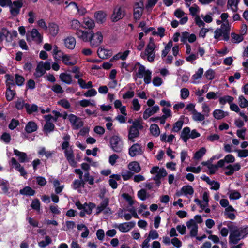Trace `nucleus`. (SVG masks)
Listing matches in <instances>:
<instances>
[{
    "instance_id": "obj_1",
    "label": "nucleus",
    "mask_w": 248,
    "mask_h": 248,
    "mask_svg": "<svg viewBox=\"0 0 248 248\" xmlns=\"http://www.w3.org/2000/svg\"><path fill=\"white\" fill-rule=\"evenodd\" d=\"M136 65L139 66L137 75L140 78H142L143 76L145 83L148 84L151 82L152 72L149 69L146 70L145 67L140 62H137Z\"/></svg>"
},
{
    "instance_id": "obj_2",
    "label": "nucleus",
    "mask_w": 248,
    "mask_h": 248,
    "mask_svg": "<svg viewBox=\"0 0 248 248\" xmlns=\"http://www.w3.org/2000/svg\"><path fill=\"white\" fill-rule=\"evenodd\" d=\"M110 145L112 150L116 153H120L123 148V141L118 135H113L110 139Z\"/></svg>"
},
{
    "instance_id": "obj_3",
    "label": "nucleus",
    "mask_w": 248,
    "mask_h": 248,
    "mask_svg": "<svg viewBox=\"0 0 248 248\" xmlns=\"http://www.w3.org/2000/svg\"><path fill=\"white\" fill-rule=\"evenodd\" d=\"M228 227L229 229H233L234 231H236V233L241 239L245 238L248 234V225L238 227L233 225H228Z\"/></svg>"
},
{
    "instance_id": "obj_4",
    "label": "nucleus",
    "mask_w": 248,
    "mask_h": 248,
    "mask_svg": "<svg viewBox=\"0 0 248 248\" xmlns=\"http://www.w3.org/2000/svg\"><path fill=\"white\" fill-rule=\"evenodd\" d=\"M102 40L103 36L101 32L98 31L96 33H92L89 41L92 47H97L102 43Z\"/></svg>"
},
{
    "instance_id": "obj_5",
    "label": "nucleus",
    "mask_w": 248,
    "mask_h": 248,
    "mask_svg": "<svg viewBox=\"0 0 248 248\" xmlns=\"http://www.w3.org/2000/svg\"><path fill=\"white\" fill-rule=\"evenodd\" d=\"M125 16V11L121 6H116L113 10L111 16V20L113 22H116L122 19Z\"/></svg>"
},
{
    "instance_id": "obj_6",
    "label": "nucleus",
    "mask_w": 248,
    "mask_h": 248,
    "mask_svg": "<svg viewBox=\"0 0 248 248\" xmlns=\"http://www.w3.org/2000/svg\"><path fill=\"white\" fill-rule=\"evenodd\" d=\"M68 119L74 126V129H78L83 126L84 123L81 119L73 114L68 115Z\"/></svg>"
},
{
    "instance_id": "obj_7",
    "label": "nucleus",
    "mask_w": 248,
    "mask_h": 248,
    "mask_svg": "<svg viewBox=\"0 0 248 248\" xmlns=\"http://www.w3.org/2000/svg\"><path fill=\"white\" fill-rule=\"evenodd\" d=\"M23 3L22 0H18L13 2V6L10 9L11 15L15 17L16 16L20 11V9L23 7Z\"/></svg>"
},
{
    "instance_id": "obj_8",
    "label": "nucleus",
    "mask_w": 248,
    "mask_h": 248,
    "mask_svg": "<svg viewBox=\"0 0 248 248\" xmlns=\"http://www.w3.org/2000/svg\"><path fill=\"white\" fill-rule=\"evenodd\" d=\"M143 153L141 145L139 143H135L129 149V155L134 157L137 155H141Z\"/></svg>"
},
{
    "instance_id": "obj_9",
    "label": "nucleus",
    "mask_w": 248,
    "mask_h": 248,
    "mask_svg": "<svg viewBox=\"0 0 248 248\" xmlns=\"http://www.w3.org/2000/svg\"><path fill=\"white\" fill-rule=\"evenodd\" d=\"M135 226V222L134 221H130L120 224L118 227V228L121 232H128L131 229L134 228Z\"/></svg>"
},
{
    "instance_id": "obj_10",
    "label": "nucleus",
    "mask_w": 248,
    "mask_h": 248,
    "mask_svg": "<svg viewBox=\"0 0 248 248\" xmlns=\"http://www.w3.org/2000/svg\"><path fill=\"white\" fill-rule=\"evenodd\" d=\"M159 110V107L157 105L154 106L152 108H148L143 112V118L145 120L148 119L151 116L156 113Z\"/></svg>"
},
{
    "instance_id": "obj_11",
    "label": "nucleus",
    "mask_w": 248,
    "mask_h": 248,
    "mask_svg": "<svg viewBox=\"0 0 248 248\" xmlns=\"http://www.w3.org/2000/svg\"><path fill=\"white\" fill-rule=\"evenodd\" d=\"M140 135V132L137 128L134 126H130L128 129V140L131 142L135 141L134 138L138 137Z\"/></svg>"
},
{
    "instance_id": "obj_12",
    "label": "nucleus",
    "mask_w": 248,
    "mask_h": 248,
    "mask_svg": "<svg viewBox=\"0 0 248 248\" xmlns=\"http://www.w3.org/2000/svg\"><path fill=\"white\" fill-rule=\"evenodd\" d=\"M231 232L229 236V243L233 244H237L239 241L241 239L236 233V231H234L233 229H230Z\"/></svg>"
},
{
    "instance_id": "obj_13",
    "label": "nucleus",
    "mask_w": 248,
    "mask_h": 248,
    "mask_svg": "<svg viewBox=\"0 0 248 248\" xmlns=\"http://www.w3.org/2000/svg\"><path fill=\"white\" fill-rule=\"evenodd\" d=\"M38 126L35 122L30 121L26 125L25 130L27 133H31L37 131Z\"/></svg>"
},
{
    "instance_id": "obj_14",
    "label": "nucleus",
    "mask_w": 248,
    "mask_h": 248,
    "mask_svg": "<svg viewBox=\"0 0 248 248\" xmlns=\"http://www.w3.org/2000/svg\"><path fill=\"white\" fill-rule=\"evenodd\" d=\"M106 14L103 11H98L94 13V18L98 23L102 24L106 20Z\"/></svg>"
},
{
    "instance_id": "obj_15",
    "label": "nucleus",
    "mask_w": 248,
    "mask_h": 248,
    "mask_svg": "<svg viewBox=\"0 0 248 248\" xmlns=\"http://www.w3.org/2000/svg\"><path fill=\"white\" fill-rule=\"evenodd\" d=\"M48 29L50 34L55 37L59 33V27L56 23L54 22H50L48 24Z\"/></svg>"
},
{
    "instance_id": "obj_16",
    "label": "nucleus",
    "mask_w": 248,
    "mask_h": 248,
    "mask_svg": "<svg viewBox=\"0 0 248 248\" xmlns=\"http://www.w3.org/2000/svg\"><path fill=\"white\" fill-rule=\"evenodd\" d=\"M64 43L66 48L69 49H73L76 45V40L73 37H67L64 39Z\"/></svg>"
},
{
    "instance_id": "obj_17",
    "label": "nucleus",
    "mask_w": 248,
    "mask_h": 248,
    "mask_svg": "<svg viewBox=\"0 0 248 248\" xmlns=\"http://www.w3.org/2000/svg\"><path fill=\"white\" fill-rule=\"evenodd\" d=\"M14 154L19 157V161L21 163H24L28 161L27 155L25 152H22L18 151L17 149H14Z\"/></svg>"
},
{
    "instance_id": "obj_18",
    "label": "nucleus",
    "mask_w": 248,
    "mask_h": 248,
    "mask_svg": "<svg viewBox=\"0 0 248 248\" xmlns=\"http://www.w3.org/2000/svg\"><path fill=\"white\" fill-rule=\"evenodd\" d=\"M42 64H43V62L40 61L37 65L35 72L34 73V76L36 78L41 77L46 73V71L42 66Z\"/></svg>"
},
{
    "instance_id": "obj_19",
    "label": "nucleus",
    "mask_w": 248,
    "mask_h": 248,
    "mask_svg": "<svg viewBox=\"0 0 248 248\" xmlns=\"http://www.w3.org/2000/svg\"><path fill=\"white\" fill-rule=\"evenodd\" d=\"M190 128L189 127H185L181 132L180 137L184 142H186L189 139Z\"/></svg>"
},
{
    "instance_id": "obj_20",
    "label": "nucleus",
    "mask_w": 248,
    "mask_h": 248,
    "mask_svg": "<svg viewBox=\"0 0 248 248\" xmlns=\"http://www.w3.org/2000/svg\"><path fill=\"white\" fill-rule=\"evenodd\" d=\"M19 193L24 196H33L35 193V191L29 186H25L23 189L19 191Z\"/></svg>"
},
{
    "instance_id": "obj_21",
    "label": "nucleus",
    "mask_w": 248,
    "mask_h": 248,
    "mask_svg": "<svg viewBox=\"0 0 248 248\" xmlns=\"http://www.w3.org/2000/svg\"><path fill=\"white\" fill-rule=\"evenodd\" d=\"M240 0H228L227 7H231L233 12H236L238 9V5Z\"/></svg>"
},
{
    "instance_id": "obj_22",
    "label": "nucleus",
    "mask_w": 248,
    "mask_h": 248,
    "mask_svg": "<svg viewBox=\"0 0 248 248\" xmlns=\"http://www.w3.org/2000/svg\"><path fill=\"white\" fill-rule=\"evenodd\" d=\"M213 114L216 119L220 120L227 116L228 113L227 112H224L222 110L217 109L214 111Z\"/></svg>"
},
{
    "instance_id": "obj_23",
    "label": "nucleus",
    "mask_w": 248,
    "mask_h": 248,
    "mask_svg": "<svg viewBox=\"0 0 248 248\" xmlns=\"http://www.w3.org/2000/svg\"><path fill=\"white\" fill-rule=\"evenodd\" d=\"M31 35L33 40L37 41L38 43H41L42 41L43 38L36 29L33 28L32 29Z\"/></svg>"
},
{
    "instance_id": "obj_24",
    "label": "nucleus",
    "mask_w": 248,
    "mask_h": 248,
    "mask_svg": "<svg viewBox=\"0 0 248 248\" xmlns=\"http://www.w3.org/2000/svg\"><path fill=\"white\" fill-rule=\"evenodd\" d=\"M60 78L63 82L67 84H70L72 83V76L67 73H62L60 75Z\"/></svg>"
},
{
    "instance_id": "obj_25",
    "label": "nucleus",
    "mask_w": 248,
    "mask_h": 248,
    "mask_svg": "<svg viewBox=\"0 0 248 248\" xmlns=\"http://www.w3.org/2000/svg\"><path fill=\"white\" fill-rule=\"evenodd\" d=\"M128 169L136 173L139 172L141 170V168L140 164L137 161H133L128 164Z\"/></svg>"
},
{
    "instance_id": "obj_26",
    "label": "nucleus",
    "mask_w": 248,
    "mask_h": 248,
    "mask_svg": "<svg viewBox=\"0 0 248 248\" xmlns=\"http://www.w3.org/2000/svg\"><path fill=\"white\" fill-rule=\"evenodd\" d=\"M5 94L6 100L8 101H11L16 94V92L15 90H11V87H8L6 88Z\"/></svg>"
},
{
    "instance_id": "obj_27",
    "label": "nucleus",
    "mask_w": 248,
    "mask_h": 248,
    "mask_svg": "<svg viewBox=\"0 0 248 248\" xmlns=\"http://www.w3.org/2000/svg\"><path fill=\"white\" fill-rule=\"evenodd\" d=\"M144 8L139 9L138 7L134 8L133 18L135 21L139 20L142 16Z\"/></svg>"
},
{
    "instance_id": "obj_28",
    "label": "nucleus",
    "mask_w": 248,
    "mask_h": 248,
    "mask_svg": "<svg viewBox=\"0 0 248 248\" xmlns=\"http://www.w3.org/2000/svg\"><path fill=\"white\" fill-rule=\"evenodd\" d=\"M55 126L52 122H46L43 127L45 133L47 134L54 131Z\"/></svg>"
},
{
    "instance_id": "obj_29",
    "label": "nucleus",
    "mask_w": 248,
    "mask_h": 248,
    "mask_svg": "<svg viewBox=\"0 0 248 248\" xmlns=\"http://www.w3.org/2000/svg\"><path fill=\"white\" fill-rule=\"evenodd\" d=\"M173 46V42L172 40H170L169 42L165 46V48L162 51L161 57L162 58L165 57L169 52L170 50Z\"/></svg>"
},
{
    "instance_id": "obj_30",
    "label": "nucleus",
    "mask_w": 248,
    "mask_h": 248,
    "mask_svg": "<svg viewBox=\"0 0 248 248\" xmlns=\"http://www.w3.org/2000/svg\"><path fill=\"white\" fill-rule=\"evenodd\" d=\"M26 109L28 114H31L33 112H36L38 111V106L34 104H33L31 106L29 104L26 103Z\"/></svg>"
},
{
    "instance_id": "obj_31",
    "label": "nucleus",
    "mask_w": 248,
    "mask_h": 248,
    "mask_svg": "<svg viewBox=\"0 0 248 248\" xmlns=\"http://www.w3.org/2000/svg\"><path fill=\"white\" fill-rule=\"evenodd\" d=\"M151 133L155 137H157L160 134V129L158 126L155 124H153L150 127Z\"/></svg>"
},
{
    "instance_id": "obj_32",
    "label": "nucleus",
    "mask_w": 248,
    "mask_h": 248,
    "mask_svg": "<svg viewBox=\"0 0 248 248\" xmlns=\"http://www.w3.org/2000/svg\"><path fill=\"white\" fill-rule=\"evenodd\" d=\"M155 47L154 39L151 37L149 38V44L147 45L145 49V52H155Z\"/></svg>"
},
{
    "instance_id": "obj_33",
    "label": "nucleus",
    "mask_w": 248,
    "mask_h": 248,
    "mask_svg": "<svg viewBox=\"0 0 248 248\" xmlns=\"http://www.w3.org/2000/svg\"><path fill=\"white\" fill-rule=\"evenodd\" d=\"M5 77L6 78V88L8 87L14 86L15 84L14 82V77L10 74H7L5 75Z\"/></svg>"
},
{
    "instance_id": "obj_34",
    "label": "nucleus",
    "mask_w": 248,
    "mask_h": 248,
    "mask_svg": "<svg viewBox=\"0 0 248 248\" xmlns=\"http://www.w3.org/2000/svg\"><path fill=\"white\" fill-rule=\"evenodd\" d=\"M2 192L4 194H7L9 193V183L8 181L2 180L0 183Z\"/></svg>"
},
{
    "instance_id": "obj_35",
    "label": "nucleus",
    "mask_w": 248,
    "mask_h": 248,
    "mask_svg": "<svg viewBox=\"0 0 248 248\" xmlns=\"http://www.w3.org/2000/svg\"><path fill=\"white\" fill-rule=\"evenodd\" d=\"M234 100V98L229 95H225L223 97H221L219 99V102L221 105H224L227 102L231 104Z\"/></svg>"
},
{
    "instance_id": "obj_36",
    "label": "nucleus",
    "mask_w": 248,
    "mask_h": 248,
    "mask_svg": "<svg viewBox=\"0 0 248 248\" xmlns=\"http://www.w3.org/2000/svg\"><path fill=\"white\" fill-rule=\"evenodd\" d=\"M231 36L232 37V42L234 43H239L242 42L244 39L243 35L237 34L234 32L231 33Z\"/></svg>"
},
{
    "instance_id": "obj_37",
    "label": "nucleus",
    "mask_w": 248,
    "mask_h": 248,
    "mask_svg": "<svg viewBox=\"0 0 248 248\" xmlns=\"http://www.w3.org/2000/svg\"><path fill=\"white\" fill-rule=\"evenodd\" d=\"M206 152V148L205 147H202L195 152L193 158L195 159H199L205 154Z\"/></svg>"
},
{
    "instance_id": "obj_38",
    "label": "nucleus",
    "mask_w": 248,
    "mask_h": 248,
    "mask_svg": "<svg viewBox=\"0 0 248 248\" xmlns=\"http://www.w3.org/2000/svg\"><path fill=\"white\" fill-rule=\"evenodd\" d=\"M182 191L183 192L184 194L186 195L189 194L190 195H193L194 193V189L192 186L190 185L184 186L182 187Z\"/></svg>"
},
{
    "instance_id": "obj_39",
    "label": "nucleus",
    "mask_w": 248,
    "mask_h": 248,
    "mask_svg": "<svg viewBox=\"0 0 248 248\" xmlns=\"http://www.w3.org/2000/svg\"><path fill=\"white\" fill-rule=\"evenodd\" d=\"M193 114V119L197 121H202L205 119V116L203 114H201L200 112H197L196 110H194Z\"/></svg>"
},
{
    "instance_id": "obj_40",
    "label": "nucleus",
    "mask_w": 248,
    "mask_h": 248,
    "mask_svg": "<svg viewBox=\"0 0 248 248\" xmlns=\"http://www.w3.org/2000/svg\"><path fill=\"white\" fill-rule=\"evenodd\" d=\"M183 123L184 122L182 120H179L176 122L173 125V127L172 129V132H179L183 126Z\"/></svg>"
},
{
    "instance_id": "obj_41",
    "label": "nucleus",
    "mask_w": 248,
    "mask_h": 248,
    "mask_svg": "<svg viewBox=\"0 0 248 248\" xmlns=\"http://www.w3.org/2000/svg\"><path fill=\"white\" fill-rule=\"evenodd\" d=\"M52 239L49 236L45 237V241H41L38 243V246L41 248L46 247V246L51 244Z\"/></svg>"
},
{
    "instance_id": "obj_42",
    "label": "nucleus",
    "mask_w": 248,
    "mask_h": 248,
    "mask_svg": "<svg viewBox=\"0 0 248 248\" xmlns=\"http://www.w3.org/2000/svg\"><path fill=\"white\" fill-rule=\"evenodd\" d=\"M147 192L145 189H141L138 192L137 196L142 201H145L148 196H147Z\"/></svg>"
},
{
    "instance_id": "obj_43",
    "label": "nucleus",
    "mask_w": 248,
    "mask_h": 248,
    "mask_svg": "<svg viewBox=\"0 0 248 248\" xmlns=\"http://www.w3.org/2000/svg\"><path fill=\"white\" fill-rule=\"evenodd\" d=\"M31 207L33 210L39 211L40 209V202L38 199L36 198L32 200Z\"/></svg>"
},
{
    "instance_id": "obj_44",
    "label": "nucleus",
    "mask_w": 248,
    "mask_h": 248,
    "mask_svg": "<svg viewBox=\"0 0 248 248\" xmlns=\"http://www.w3.org/2000/svg\"><path fill=\"white\" fill-rule=\"evenodd\" d=\"M96 207L95 203L93 202H89L87 206H85L84 209L83 210L86 212V213L88 215H91L92 212V210L93 208Z\"/></svg>"
},
{
    "instance_id": "obj_45",
    "label": "nucleus",
    "mask_w": 248,
    "mask_h": 248,
    "mask_svg": "<svg viewBox=\"0 0 248 248\" xmlns=\"http://www.w3.org/2000/svg\"><path fill=\"white\" fill-rule=\"evenodd\" d=\"M203 69L202 68H200L198 71L192 76V79L194 80L201 79L203 74Z\"/></svg>"
},
{
    "instance_id": "obj_46",
    "label": "nucleus",
    "mask_w": 248,
    "mask_h": 248,
    "mask_svg": "<svg viewBox=\"0 0 248 248\" xmlns=\"http://www.w3.org/2000/svg\"><path fill=\"white\" fill-rule=\"evenodd\" d=\"M122 197L128 202L129 206H132L134 203V201L128 193H124L122 194Z\"/></svg>"
},
{
    "instance_id": "obj_47",
    "label": "nucleus",
    "mask_w": 248,
    "mask_h": 248,
    "mask_svg": "<svg viewBox=\"0 0 248 248\" xmlns=\"http://www.w3.org/2000/svg\"><path fill=\"white\" fill-rule=\"evenodd\" d=\"M26 104L23 100L18 99L15 103V107L18 110H22L25 107L26 108Z\"/></svg>"
},
{
    "instance_id": "obj_48",
    "label": "nucleus",
    "mask_w": 248,
    "mask_h": 248,
    "mask_svg": "<svg viewBox=\"0 0 248 248\" xmlns=\"http://www.w3.org/2000/svg\"><path fill=\"white\" fill-rule=\"evenodd\" d=\"M15 79L16 84L19 86H22L25 81L24 78L17 74L15 75Z\"/></svg>"
},
{
    "instance_id": "obj_49",
    "label": "nucleus",
    "mask_w": 248,
    "mask_h": 248,
    "mask_svg": "<svg viewBox=\"0 0 248 248\" xmlns=\"http://www.w3.org/2000/svg\"><path fill=\"white\" fill-rule=\"evenodd\" d=\"M215 71L212 69H209L205 72L204 76L207 79L212 80L215 78Z\"/></svg>"
},
{
    "instance_id": "obj_50",
    "label": "nucleus",
    "mask_w": 248,
    "mask_h": 248,
    "mask_svg": "<svg viewBox=\"0 0 248 248\" xmlns=\"http://www.w3.org/2000/svg\"><path fill=\"white\" fill-rule=\"evenodd\" d=\"M108 51L105 49L99 48L97 50V55L98 57L102 59H104L108 56Z\"/></svg>"
},
{
    "instance_id": "obj_51",
    "label": "nucleus",
    "mask_w": 248,
    "mask_h": 248,
    "mask_svg": "<svg viewBox=\"0 0 248 248\" xmlns=\"http://www.w3.org/2000/svg\"><path fill=\"white\" fill-rule=\"evenodd\" d=\"M19 124V122L18 120L13 118L8 125V127L11 130H14Z\"/></svg>"
},
{
    "instance_id": "obj_52",
    "label": "nucleus",
    "mask_w": 248,
    "mask_h": 248,
    "mask_svg": "<svg viewBox=\"0 0 248 248\" xmlns=\"http://www.w3.org/2000/svg\"><path fill=\"white\" fill-rule=\"evenodd\" d=\"M0 140L6 143L10 142L11 138L9 133L4 132L0 137Z\"/></svg>"
},
{
    "instance_id": "obj_53",
    "label": "nucleus",
    "mask_w": 248,
    "mask_h": 248,
    "mask_svg": "<svg viewBox=\"0 0 248 248\" xmlns=\"http://www.w3.org/2000/svg\"><path fill=\"white\" fill-rule=\"evenodd\" d=\"M58 104L66 109H68L70 107V104L69 101L66 99H62L58 102Z\"/></svg>"
},
{
    "instance_id": "obj_54",
    "label": "nucleus",
    "mask_w": 248,
    "mask_h": 248,
    "mask_svg": "<svg viewBox=\"0 0 248 248\" xmlns=\"http://www.w3.org/2000/svg\"><path fill=\"white\" fill-rule=\"evenodd\" d=\"M109 203V200L108 198H105L100 203L98 206L101 208L103 211L108 206Z\"/></svg>"
},
{
    "instance_id": "obj_55",
    "label": "nucleus",
    "mask_w": 248,
    "mask_h": 248,
    "mask_svg": "<svg viewBox=\"0 0 248 248\" xmlns=\"http://www.w3.org/2000/svg\"><path fill=\"white\" fill-rule=\"evenodd\" d=\"M70 57L67 55H64L62 57V62L66 65H74L75 63L71 62H69Z\"/></svg>"
},
{
    "instance_id": "obj_56",
    "label": "nucleus",
    "mask_w": 248,
    "mask_h": 248,
    "mask_svg": "<svg viewBox=\"0 0 248 248\" xmlns=\"http://www.w3.org/2000/svg\"><path fill=\"white\" fill-rule=\"evenodd\" d=\"M181 97L182 99H186L189 95V90L186 88H184L181 89Z\"/></svg>"
},
{
    "instance_id": "obj_57",
    "label": "nucleus",
    "mask_w": 248,
    "mask_h": 248,
    "mask_svg": "<svg viewBox=\"0 0 248 248\" xmlns=\"http://www.w3.org/2000/svg\"><path fill=\"white\" fill-rule=\"evenodd\" d=\"M239 100L240 102L239 105L241 108H244L248 106V101L243 95H240L239 97Z\"/></svg>"
},
{
    "instance_id": "obj_58",
    "label": "nucleus",
    "mask_w": 248,
    "mask_h": 248,
    "mask_svg": "<svg viewBox=\"0 0 248 248\" xmlns=\"http://www.w3.org/2000/svg\"><path fill=\"white\" fill-rule=\"evenodd\" d=\"M51 90L57 94L62 93L63 92V90L61 86L57 84L53 85L51 88Z\"/></svg>"
},
{
    "instance_id": "obj_59",
    "label": "nucleus",
    "mask_w": 248,
    "mask_h": 248,
    "mask_svg": "<svg viewBox=\"0 0 248 248\" xmlns=\"http://www.w3.org/2000/svg\"><path fill=\"white\" fill-rule=\"evenodd\" d=\"M187 171H190L194 173H199L201 170V168L200 166L197 167H187L186 168Z\"/></svg>"
},
{
    "instance_id": "obj_60",
    "label": "nucleus",
    "mask_w": 248,
    "mask_h": 248,
    "mask_svg": "<svg viewBox=\"0 0 248 248\" xmlns=\"http://www.w3.org/2000/svg\"><path fill=\"white\" fill-rule=\"evenodd\" d=\"M159 235L156 230H151L150 232L148 238L150 239H156L158 238Z\"/></svg>"
},
{
    "instance_id": "obj_61",
    "label": "nucleus",
    "mask_w": 248,
    "mask_h": 248,
    "mask_svg": "<svg viewBox=\"0 0 248 248\" xmlns=\"http://www.w3.org/2000/svg\"><path fill=\"white\" fill-rule=\"evenodd\" d=\"M97 94V92L95 89L91 88L84 93V96L88 97L94 96Z\"/></svg>"
},
{
    "instance_id": "obj_62",
    "label": "nucleus",
    "mask_w": 248,
    "mask_h": 248,
    "mask_svg": "<svg viewBox=\"0 0 248 248\" xmlns=\"http://www.w3.org/2000/svg\"><path fill=\"white\" fill-rule=\"evenodd\" d=\"M132 105L133 106V110L136 111H139L141 107V105L139 102L138 99L134 98L132 101Z\"/></svg>"
},
{
    "instance_id": "obj_63",
    "label": "nucleus",
    "mask_w": 248,
    "mask_h": 248,
    "mask_svg": "<svg viewBox=\"0 0 248 248\" xmlns=\"http://www.w3.org/2000/svg\"><path fill=\"white\" fill-rule=\"evenodd\" d=\"M238 152V156L239 157H246L248 156V150H236Z\"/></svg>"
},
{
    "instance_id": "obj_64",
    "label": "nucleus",
    "mask_w": 248,
    "mask_h": 248,
    "mask_svg": "<svg viewBox=\"0 0 248 248\" xmlns=\"http://www.w3.org/2000/svg\"><path fill=\"white\" fill-rule=\"evenodd\" d=\"M162 83V81L161 78L158 77H155L153 80V84L154 86L156 87L160 86Z\"/></svg>"
}]
</instances>
